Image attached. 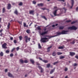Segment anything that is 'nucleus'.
<instances>
[{
	"mask_svg": "<svg viewBox=\"0 0 78 78\" xmlns=\"http://www.w3.org/2000/svg\"><path fill=\"white\" fill-rule=\"evenodd\" d=\"M67 32H68V31H62L61 33L57 32V34L55 35V36L47 37H49V39H50V38H51V37H54L58 36V35H61V34H67Z\"/></svg>",
	"mask_w": 78,
	"mask_h": 78,
	"instance_id": "nucleus-1",
	"label": "nucleus"
},
{
	"mask_svg": "<svg viewBox=\"0 0 78 78\" xmlns=\"http://www.w3.org/2000/svg\"><path fill=\"white\" fill-rule=\"evenodd\" d=\"M46 30H47V28L44 29V31L42 32L41 33H40V34L41 36H44V35H45V34H48V30L46 31Z\"/></svg>",
	"mask_w": 78,
	"mask_h": 78,
	"instance_id": "nucleus-2",
	"label": "nucleus"
},
{
	"mask_svg": "<svg viewBox=\"0 0 78 78\" xmlns=\"http://www.w3.org/2000/svg\"><path fill=\"white\" fill-rule=\"evenodd\" d=\"M47 39H48V38L46 37L42 38L41 39V41L42 42H47L46 40H47Z\"/></svg>",
	"mask_w": 78,
	"mask_h": 78,
	"instance_id": "nucleus-3",
	"label": "nucleus"
},
{
	"mask_svg": "<svg viewBox=\"0 0 78 78\" xmlns=\"http://www.w3.org/2000/svg\"><path fill=\"white\" fill-rule=\"evenodd\" d=\"M68 30H76L77 29V27L75 26H73L72 27H69L68 28Z\"/></svg>",
	"mask_w": 78,
	"mask_h": 78,
	"instance_id": "nucleus-4",
	"label": "nucleus"
},
{
	"mask_svg": "<svg viewBox=\"0 0 78 78\" xmlns=\"http://www.w3.org/2000/svg\"><path fill=\"white\" fill-rule=\"evenodd\" d=\"M58 9H59L60 11H61L62 9L61 8L57 9L55 10V11H54L53 12V13L54 14V16H56L57 11H58Z\"/></svg>",
	"mask_w": 78,
	"mask_h": 78,
	"instance_id": "nucleus-5",
	"label": "nucleus"
},
{
	"mask_svg": "<svg viewBox=\"0 0 78 78\" xmlns=\"http://www.w3.org/2000/svg\"><path fill=\"white\" fill-rule=\"evenodd\" d=\"M6 45H7V44L6 43H4L2 45V47L3 48H7V47H6Z\"/></svg>",
	"mask_w": 78,
	"mask_h": 78,
	"instance_id": "nucleus-6",
	"label": "nucleus"
},
{
	"mask_svg": "<svg viewBox=\"0 0 78 78\" xmlns=\"http://www.w3.org/2000/svg\"><path fill=\"white\" fill-rule=\"evenodd\" d=\"M8 76L9 77L14 78V76L12 75V74L11 73H8Z\"/></svg>",
	"mask_w": 78,
	"mask_h": 78,
	"instance_id": "nucleus-7",
	"label": "nucleus"
},
{
	"mask_svg": "<svg viewBox=\"0 0 78 78\" xmlns=\"http://www.w3.org/2000/svg\"><path fill=\"white\" fill-rule=\"evenodd\" d=\"M38 67L39 69L40 70H41V72L42 73L44 72V69H43L42 67H41V66H39Z\"/></svg>",
	"mask_w": 78,
	"mask_h": 78,
	"instance_id": "nucleus-8",
	"label": "nucleus"
},
{
	"mask_svg": "<svg viewBox=\"0 0 78 78\" xmlns=\"http://www.w3.org/2000/svg\"><path fill=\"white\" fill-rule=\"evenodd\" d=\"M69 53V55H70V56H74V55H75V52H70Z\"/></svg>",
	"mask_w": 78,
	"mask_h": 78,
	"instance_id": "nucleus-9",
	"label": "nucleus"
},
{
	"mask_svg": "<svg viewBox=\"0 0 78 78\" xmlns=\"http://www.w3.org/2000/svg\"><path fill=\"white\" fill-rule=\"evenodd\" d=\"M28 36H25V37H24V38L25 39V41L27 43L28 42Z\"/></svg>",
	"mask_w": 78,
	"mask_h": 78,
	"instance_id": "nucleus-10",
	"label": "nucleus"
},
{
	"mask_svg": "<svg viewBox=\"0 0 78 78\" xmlns=\"http://www.w3.org/2000/svg\"><path fill=\"white\" fill-rule=\"evenodd\" d=\"M11 5L10 4H9L7 7L8 9H11Z\"/></svg>",
	"mask_w": 78,
	"mask_h": 78,
	"instance_id": "nucleus-11",
	"label": "nucleus"
},
{
	"mask_svg": "<svg viewBox=\"0 0 78 78\" xmlns=\"http://www.w3.org/2000/svg\"><path fill=\"white\" fill-rule=\"evenodd\" d=\"M71 2H72V6L71 7V8H72V7H73V3H74V1L73 0H71Z\"/></svg>",
	"mask_w": 78,
	"mask_h": 78,
	"instance_id": "nucleus-12",
	"label": "nucleus"
},
{
	"mask_svg": "<svg viewBox=\"0 0 78 78\" xmlns=\"http://www.w3.org/2000/svg\"><path fill=\"white\" fill-rule=\"evenodd\" d=\"M51 47H52V46H51L48 48L47 50H48L47 51V52H49L50 51V50L49 49H50V48H51Z\"/></svg>",
	"mask_w": 78,
	"mask_h": 78,
	"instance_id": "nucleus-13",
	"label": "nucleus"
},
{
	"mask_svg": "<svg viewBox=\"0 0 78 78\" xmlns=\"http://www.w3.org/2000/svg\"><path fill=\"white\" fill-rule=\"evenodd\" d=\"M55 69L54 68L53 69L51 70V71L50 72V74H52V73L54 72V71H55Z\"/></svg>",
	"mask_w": 78,
	"mask_h": 78,
	"instance_id": "nucleus-14",
	"label": "nucleus"
},
{
	"mask_svg": "<svg viewBox=\"0 0 78 78\" xmlns=\"http://www.w3.org/2000/svg\"><path fill=\"white\" fill-rule=\"evenodd\" d=\"M43 5H44V4L42 3L37 4V5L39 6H43Z\"/></svg>",
	"mask_w": 78,
	"mask_h": 78,
	"instance_id": "nucleus-15",
	"label": "nucleus"
},
{
	"mask_svg": "<svg viewBox=\"0 0 78 78\" xmlns=\"http://www.w3.org/2000/svg\"><path fill=\"white\" fill-rule=\"evenodd\" d=\"M30 61L31 62H32L33 64H34V60H33V59H30Z\"/></svg>",
	"mask_w": 78,
	"mask_h": 78,
	"instance_id": "nucleus-16",
	"label": "nucleus"
},
{
	"mask_svg": "<svg viewBox=\"0 0 78 78\" xmlns=\"http://www.w3.org/2000/svg\"><path fill=\"white\" fill-rule=\"evenodd\" d=\"M73 66V67H77V66H78V65L77 64L75 63L72 65Z\"/></svg>",
	"mask_w": 78,
	"mask_h": 78,
	"instance_id": "nucleus-17",
	"label": "nucleus"
},
{
	"mask_svg": "<svg viewBox=\"0 0 78 78\" xmlns=\"http://www.w3.org/2000/svg\"><path fill=\"white\" fill-rule=\"evenodd\" d=\"M14 13L15 14H16V15H18V12L17 11V9H16V10L15 11Z\"/></svg>",
	"mask_w": 78,
	"mask_h": 78,
	"instance_id": "nucleus-18",
	"label": "nucleus"
},
{
	"mask_svg": "<svg viewBox=\"0 0 78 78\" xmlns=\"http://www.w3.org/2000/svg\"><path fill=\"white\" fill-rule=\"evenodd\" d=\"M56 55V52L55 51H54L52 54L53 56H55V55Z\"/></svg>",
	"mask_w": 78,
	"mask_h": 78,
	"instance_id": "nucleus-19",
	"label": "nucleus"
},
{
	"mask_svg": "<svg viewBox=\"0 0 78 78\" xmlns=\"http://www.w3.org/2000/svg\"><path fill=\"white\" fill-rule=\"evenodd\" d=\"M42 62H44L45 63H47V62H48V61L45 60H42Z\"/></svg>",
	"mask_w": 78,
	"mask_h": 78,
	"instance_id": "nucleus-20",
	"label": "nucleus"
},
{
	"mask_svg": "<svg viewBox=\"0 0 78 78\" xmlns=\"http://www.w3.org/2000/svg\"><path fill=\"white\" fill-rule=\"evenodd\" d=\"M64 46H60L58 47V49H63L64 48Z\"/></svg>",
	"mask_w": 78,
	"mask_h": 78,
	"instance_id": "nucleus-21",
	"label": "nucleus"
},
{
	"mask_svg": "<svg viewBox=\"0 0 78 78\" xmlns=\"http://www.w3.org/2000/svg\"><path fill=\"white\" fill-rule=\"evenodd\" d=\"M63 58H65V56H61L60 57V59H63Z\"/></svg>",
	"mask_w": 78,
	"mask_h": 78,
	"instance_id": "nucleus-22",
	"label": "nucleus"
},
{
	"mask_svg": "<svg viewBox=\"0 0 78 78\" xmlns=\"http://www.w3.org/2000/svg\"><path fill=\"white\" fill-rule=\"evenodd\" d=\"M41 17L42 18H43V19H44L46 20H47V18H46V17H45V16H41Z\"/></svg>",
	"mask_w": 78,
	"mask_h": 78,
	"instance_id": "nucleus-23",
	"label": "nucleus"
},
{
	"mask_svg": "<svg viewBox=\"0 0 78 78\" xmlns=\"http://www.w3.org/2000/svg\"><path fill=\"white\" fill-rule=\"evenodd\" d=\"M26 32L28 34H30V30H27L26 31Z\"/></svg>",
	"mask_w": 78,
	"mask_h": 78,
	"instance_id": "nucleus-24",
	"label": "nucleus"
},
{
	"mask_svg": "<svg viewBox=\"0 0 78 78\" xmlns=\"http://www.w3.org/2000/svg\"><path fill=\"white\" fill-rule=\"evenodd\" d=\"M38 48H41V44H40V43L38 44Z\"/></svg>",
	"mask_w": 78,
	"mask_h": 78,
	"instance_id": "nucleus-25",
	"label": "nucleus"
},
{
	"mask_svg": "<svg viewBox=\"0 0 78 78\" xmlns=\"http://www.w3.org/2000/svg\"><path fill=\"white\" fill-rule=\"evenodd\" d=\"M0 55L1 56H3V52H1L0 53Z\"/></svg>",
	"mask_w": 78,
	"mask_h": 78,
	"instance_id": "nucleus-26",
	"label": "nucleus"
},
{
	"mask_svg": "<svg viewBox=\"0 0 78 78\" xmlns=\"http://www.w3.org/2000/svg\"><path fill=\"white\" fill-rule=\"evenodd\" d=\"M59 29L60 30H62V29H64V27L60 26L59 27Z\"/></svg>",
	"mask_w": 78,
	"mask_h": 78,
	"instance_id": "nucleus-27",
	"label": "nucleus"
},
{
	"mask_svg": "<svg viewBox=\"0 0 78 78\" xmlns=\"http://www.w3.org/2000/svg\"><path fill=\"white\" fill-rule=\"evenodd\" d=\"M57 53L58 55H62V53L59 52H57Z\"/></svg>",
	"mask_w": 78,
	"mask_h": 78,
	"instance_id": "nucleus-28",
	"label": "nucleus"
},
{
	"mask_svg": "<svg viewBox=\"0 0 78 78\" xmlns=\"http://www.w3.org/2000/svg\"><path fill=\"white\" fill-rule=\"evenodd\" d=\"M34 12V11L32 10L30 11L29 12L30 14H33V12Z\"/></svg>",
	"mask_w": 78,
	"mask_h": 78,
	"instance_id": "nucleus-29",
	"label": "nucleus"
},
{
	"mask_svg": "<svg viewBox=\"0 0 78 78\" xmlns=\"http://www.w3.org/2000/svg\"><path fill=\"white\" fill-rule=\"evenodd\" d=\"M5 12V8H4L2 9V12L3 13H4Z\"/></svg>",
	"mask_w": 78,
	"mask_h": 78,
	"instance_id": "nucleus-30",
	"label": "nucleus"
},
{
	"mask_svg": "<svg viewBox=\"0 0 78 78\" xmlns=\"http://www.w3.org/2000/svg\"><path fill=\"white\" fill-rule=\"evenodd\" d=\"M76 22H77V21H75L73 22H72L71 23V24H73V23H76Z\"/></svg>",
	"mask_w": 78,
	"mask_h": 78,
	"instance_id": "nucleus-31",
	"label": "nucleus"
},
{
	"mask_svg": "<svg viewBox=\"0 0 78 78\" xmlns=\"http://www.w3.org/2000/svg\"><path fill=\"white\" fill-rule=\"evenodd\" d=\"M20 61L21 63H23L24 62V61H23L22 59H20Z\"/></svg>",
	"mask_w": 78,
	"mask_h": 78,
	"instance_id": "nucleus-32",
	"label": "nucleus"
},
{
	"mask_svg": "<svg viewBox=\"0 0 78 78\" xmlns=\"http://www.w3.org/2000/svg\"><path fill=\"white\" fill-rule=\"evenodd\" d=\"M13 56H14V54L12 53H11L10 55V57H12Z\"/></svg>",
	"mask_w": 78,
	"mask_h": 78,
	"instance_id": "nucleus-33",
	"label": "nucleus"
},
{
	"mask_svg": "<svg viewBox=\"0 0 78 78\" xmlns=\"http://www.w3.org/2000/svg\"><path fill=\"white\" fill-rule=\"evenodd\" d=\"M19 38H20V41H21V40H22V37L21 36H20L19 37Z\"/></svg>",
	"mask_w": 78,
	"mask_h": 78,
	"instance_id": "nucleus-34",
	"label": "nucleus"
},
{
	"mask_svg": "<svg viewBox=\"0 0 78 78\" xmlns=\"http://www.w3.org/2000/svg\"><path fill=\"white\" fill-rule=\"evenodd\" d=\"M23 5V3H22V2H20L19 4V5L20 6H22Z\"/></svg>",
	"mask_w": 78,
	"mask_h": 78,
	"instance_id": "nucleus-35",
	"label": "nucleus"
},
{
	"mask_svg": "<svg viewBox=\"0 0 78 78\" xmlns=\"http://www.w3.org/2000/svg\"><path fill=\"white\" fill-rule=\"evenodd\" d=\"M24 62H25V63H27V62H28V61H27V60H25L24 61Z\"/></svg>",
	"mask_w": 78,
	"mask_h": 78,
	"instance_id": "nucleus-36",
	"label": "nucleus"
},
{
	"mask_svg": "<svg viewBox=\"0 0 78 78\" xmlns=\"http://www.w3.org/2000/svg\"><path fill=\"white\" fill-rule=\"evenodd\" d=\"M10 25H11V24L10 23H9L7 25V27L8 28H9V26H10Z\"/></svg>",
	"mask_w": 78,
	"mask_h": 78,
	"instance_id": "nucleus-37",
	"label": "nucleus"
},
{
	"mask_svg": "<svg viewBox=\"0 0 78 78\" xmlns=\"http://www.w3.org/2000/svg\"><path fill=\"white\" fill-rule=\"evenodd\" d=\"M33 4H34V5H35L36 4V2L35 1H33Z\"/></svg>",
	"mask_w": 78,
	"mask_h": 78,
	"instance_id": "nucleus-38",
	"label": "nucleus"
},
{
	"mask_svg": "<svg viewBox=\"0 0 78 78\" xmlns=\"http://www.w3.org/2000/svg\"><path fill=\"white\" fill-rule=\"evenodd\" d=\"M58 62H55L54 63L53 65H55V64H58Z\"/></svg>",
	"mask_w": 78,
	"mask_h": 78,
	"instance_id": "nucleus-39",
	"label": "nucleus"
},
{
	"mask_svg": "<svg viewBox=\"0 0 78 78\" xmlns=\"http://www.w3.org/2000/svg\"><path fill=\"white\" fill-rule=\"evenodd\" d=\"M50 64H48L47 65V67L48 68H49V67H50Z\"/></svg>",
	"mask_w": 78,
	"mask_h": 78,
	"instance_id": "nucleus-40",
	"label": "nucleus"
},
{
	"mask_svg": "<svg viewBox=\"0 0 78 78\" xmlns=\"http://www.w3.org/2000/svg\"><path fill=\"white\" fill-rule=\"evenodd\" d=\"M6 53H9V51L8 50H7L5 51Z\"/></svg>",
	"mask_w": 78,
	"mask_h": 78,
	"instance_id": "nucleus-41",
	"label": "nucleus"
},
{
	"mask_svg": "<svg viewBox=\"0 0 78 78\" xmlns=\"http://www.w3.org/2000/svg\"><path fill=\"white\" fill-rule=\"evenodd\" d=\"M13 42L15 44H16V43H17V41L16 40H14Z\"/></svg>",
	"mask_w": 78,
	"mask_h": 78,
	"instance_id": "nucleus-42",
	"label": "nucleus"
},
{
	"mask_svg": "<svg viewBox=\"0 0 78 78\" xmlns=\"http://www.w3.org/2000/svg\"><path fill=\"white\" fill-rule=\"evenodd\" d=\"M4 35V34L3 33H1L0 34V36L2 37H3V36Z\"/></svg>",
	"mask_w": 78,
	"mask_h": 78,
	"instance_id": "nucleus-43",
	"label": "nucleus"
},
{
	"mask_svg": "<svg viewBox=\"0 0 78 78\" xmlns=\"http://www.w3.org/2000/svg\"><path fill=\"white\" fill-rule=\"evenodd\" d=\"M63 9H64V10H65V12H66V11H67V9H66V8H63Z\"/></svg>",
	"mask_w": 78,
	"mask_h": 78,
	"instance_id": "nucleus-44",
	"label": "nucleus"
},
{
	"mask_svg": "<svg viewBox=\"0 0 78 78\" xmlns=\"http://www.w3.org/2000/svg\"><path fill=\"white\" fill-rule=\"evenodd\" d=\"M67 70H68V69H67V68H66L65 69V71L66 72V71H67Z\"/></svg>",
	"mask_w": 78,
	"mask_h": 78,
	"instance_id": "nucleus-45",
	"label": "nucleus"
},
{
	"mask_svg": "<svg viewBox=\"0 0 78 78\" xmlns=\"http://www.w3.org/2000/svg\"><path fill=\"white\" fill-rule=\"evenodd\" d=\"M71 22V20H69L66 21V22H67V23L69 22Z\"/></svg>",
	"mask_w": 78,
	"mask_h": 78,
	"instance_id": "nucleus-46",
	"label": "nucleus"
},
{
	"mask_svg": "<svg viewBox=\"0 0 78 78\" xmlns=\"http://www.w3.org/2000/svg\"><path fill=\"white\" fill-rule=\"evenodd\" d=\"M37 30H41V28L40 27H37Z\"/></svg>",
	"mask_w": 78,
	"mask_h": 78,
	"instance_id": "nucleus-47",
	"label": "nucleus"
},
{
	"mask_svg": "<svg viewBox=\"0 0 78 78\" xmlns=\"http://www.w3.org/2000/svg\"><path fill=\"white\" fill-rule=\"evenodd\" d=\"M16 50L17 51H18V50H19V47H18L16 48Z\"/></svg>",
	"mask_w": 78,
	"mask_h": 78,
	"instance_id": "nucleus-48",
	"label": "nucleus"
},
{
	"mask_svg": "<svg viewBox=\"0 0 78 78\" xmlns=\"http://www.w3.org/2000/svg\"><path fill=\"white\" fill-rule=\"evenodd\" d=\"M72 44H75V41H73L71 43Z\"/></svg>",
	"mask_w": 78,
	"mask_h": 78,
	"instance_id": "nucleus-49",
	"label": "nucleus"
},
{
	"mask_svg": "<svg viewBox=\"0 0 78 78\" xmlns=\"http://www.w3.org/2000/svg\"><path fill=\"white\" fill-rule=\"evenodd\" d=\"M36 63L37 64V65L38 66H39V65H40V64H39V63L37 62H36Z\"/></svg>",
	"mask_w": 78,
	"mask_h": 78,
	"instance_id": "nucleus-50",
	"label": "nucleus"
},
{
	"mask_svg": "<svg viewBox=\"0 0 78 78\" xmlns=\"http://www.w3.org/2000/svg\"><path fill=\"white\" fill-rule=\"evenodd\" d=\"M39 59L40 60H41V61H43V60H42V58H39Z\"/></svg>",
	"mask_w": 78,
	"mask_h": 78,
	"instance_id": "nucleus-51",
	"label": "nucleus"
},
{
	"mask_svg": "<svg viewBox=\"0 0 78 78\" xmlns=\"http://www.w3.org/2000/svg\"><path fill=\"white\" fill-rule=\"evenodd\" d=\"M24 25V27H26V23H24L23 24Z\"/></svg>",
	"mask_w": 78,
	"mask_h": 78,
	"instance_id": "nucleus-52",
	"label": "nucleus"
},
{
	"mask_svg": "<svg viewBox=\"0 0 78 78\" xmlns=\"http://www.w3.org/2000/svg\"><path fill=\"white\" fill-rule=\"evenodd\" d=\"M5 72H8V69H6L5 70Z\"/></svg>",
	"mask_w": 78,
	"mask_h": 78,
	"instance_id": "nucleus-53",
	"label": "nucleus"
},
{
	"mask_svg": "<svg viewBox=\"0 0 78 78\" xmlns=\"http://www.w3.org/2000/svg\"><path fill=\"white\" fill-rule=\"evenodd\" d=\"M14 50H15V48H13L11 51L12 52V51H14Z\"/></svg>",
	"mask_w": 78,
	"mask_h": 78,
	"instance_id": "nucleus-54",
	"label": "nucleus"
},
{
	"mask_svg": "<svg viewBox=\"0 0 78 78\" xmlns=\"http://www.w3.org/2000/svg\"><path fill=\"white\" fill-rule=\"evenodd\" d=\"M10 39L12 40H13V37H11L10 38Z\"/></svg>",
	"mask_w": 78,
	"mask_h": 78,
	"instance_id": "nucleus-55",
	"label": "nucleus"
},
{
	"mask_svg": "<svg viewBox=\"0 0 78 78\" xmlns=\"http://www.w3.org/2000/svg\"><path fill=\"white\" fill-rule=\"evenodd\" d=\"M18 23H19L20 24H22V22H21L18 21Z\"/></svg>",
	"mask_w": 78,
	"mask_h": 78,
	"instance_id": "nucleus-56",
	"label": "nucleus"
},
{
	"mask_svg": "<svg viewBox=\"0 0 78 78\" xmlns=\"http://www.w3.org/2000/svg\"><path fill=\"white\" fill-rule=\"evenodd\" d=\"M75 57L77 59H78V56H75Z\"/></svg>",
	"mask_w": 78,
	"mask_h": 78,
	"instance_id": "nucleus-57",
	"label": "nucleus"
},
{
	"mask_svg": "<svg viewBox=\"0 0 78 78\" xmlns=\"http://www.w3.org/2000/svg\"><path fill=\"white\" fill-rule=\"evenodd\" d=\"M58 1H62V2H64V0H58Z\"/></svg>",
	"mask_w": 78,
	"mask_h": 78,
	"instance_id": "nucleus-58",
	"label": "nucleus"
},
{
	"mask_svg": "<svg viewBox=\"0 0 78 78\" xmlns=\"http://www.w3.org/2000/svg\"><path fill=\"white\" fill-rule=\"evenodd\" d=\"M32 23H30L29 25V27H30L31 25H32Z\"/></svg>",
	"mask_w": 78,
	"mask_h": 78,
	"instance_id": "nucleus-59",
	"label": "nucleus"
},
{
	"mask_svg": "<svg viewBox=\"0 0 78 78\" xmlns=\"http://www.w3.org/2000/svg\"><path fill=\"white\" fill-rule=\"evenodd\" d=\"M57 6H55L54 7V9H57Z\"/></svg>",
	"mask_w": 78,
	"mask_h": 78,
	"instance_id": "nucleus-60",
	"label": "nucleus"
},
{
	"mask_svg": "<svg viewBox=\"0 0 78 78\" xmlns=\"http://www.w3.org/2000/svg\"><path fill=\"white\" fill-rule=\"evenodd\" d=\"M76 11H78V7H77V8H76Z\"/></svg>",
	"mask_w": 78,
	"mask_h": 78,
	"instance_id": "nucleus-61",
	"label": "nucleus"
},
{
	"mask_svg": "<svg viewBox=\"0 0 78 78\" xmlns=\"http://www.w3.org/2000/svg\"><path fill=\"white\" fill-rule=\"evenodd\" d=\"M42 9H43V10H45V8H41Z\"/></svg>",
	"mask_w": 78,
	"mask_h": 78,
	"instance_id": "nucleus-62",
	"label": "nucleus"
},
{
	"mask_svg": "<svg viewBox=\"0 0 78 78\" xmlns=\"http://www.w3.org/2000/svg\"><path fill=\"white\" fill-rule=\"evenodd\" d=\"M30 38H29L28 39V40L29 41H30Z\"/></svg>",
	"mask_w": 78,
	"mask_h": 78,
	"instance_id": "nucleus-63",
	"label": "nucleus"
},
{
	"mask_svg": "<svg viewBox=\"0 0 78 78\" xmlns=\"http://www.w3.org/2000/svg\"><path fill=\"white\" fill-rule=\"evenodd\" d=\"M55 27V25H52V27Z\"/></svg>",
	"mask_w": 78,
	"mask_h": 78,
	"instance_id": "nucleus-64",
	"label": "nucleus"
}]
</instances>
